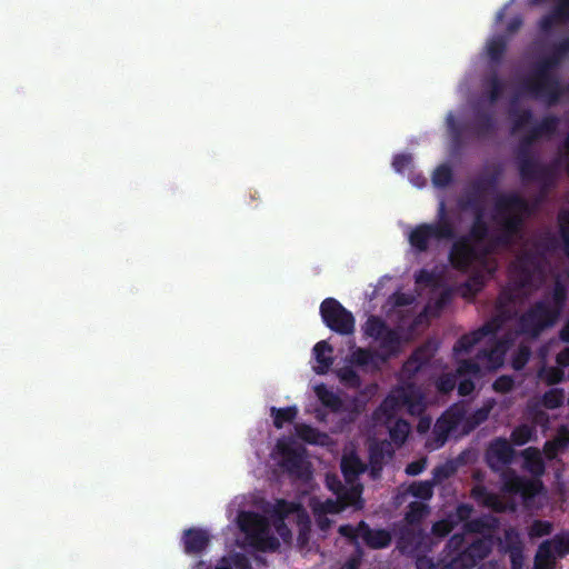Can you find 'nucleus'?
<instances>
[{
    "instance_id": "obj_1",
    "label": "nucleus",
    "mask_w": 569,
    "mask_h": 569,
    "mask_svg": "<svg viewBox=\"0 0 569 569\" xmlns=\"http://www.w3.org/2000/svg\"><path fill=\"white\" fill-rule=\"evenodd\" d=\"M487 188L488 183L481 182L469 191L465 207L475 209V223L470 236L455 243L450 252L455 268L472 269V276L460 289L465 298H472L482 289L497 266L489 254L516 243L523 221L532 211L527 200L516 192L498 194L488 207Z\"/></svg>"
},
{
    "instance_id": "obj_2",
    "label": "nucleus",
    "mask_w": 569,
    "mask_h": 569,
    "mask_svg": "<svg viewBox=\"0 0 569 569\" xmlns=\"http://www.w3.org/2000/svg\"><path fill=\"white\" fill-rule=\"evenodd\" d=\"M545 280L542 258L527 251L517 258L509 272V284L502 290L497 300L496 317L478 330L465 335L453 348L456 355L468 353L483 337L497 333L511 319L516 306L523 301Z\"/></svg>"
},
{
    "instance_id": "obj_3",
    "label": "nucleus",
    "mask_w": 569,
    "mask_h": 569,
    "mask_svg": "<svg viewBox=\"0 0 569 569\" xmlns=\"http://www.w3.org/2000/svg\"><path fill=\"white\" fill-rule=\"evenodd\" d=\"M530 119L531 114L526 110H518L516 100L512 101V108L510 110L512 132L525 131L518 151L519 170L522 180L527 182L535 181L541 187H547L552 182L557 169H565L569 174V136L558 148L552 166L550 168L541 166L529 154L527 149L539 138L550 136L556 130L558 120L556 118H546L540 124L531 126Z\"/></svg>"
},
{
    "instance_id": "obj_4",
    "label": "nucleus",
    "mask_w": 569,
    "mask_h": 569,
    "mask_svg": "<svg viewBox=\"0 0 569 569\" xmlns=\"http://www.w3.org/2000/svg\"><path fill=\"white\" fill-rule=\"evenodd\" d=\"M406 407L410 415H421L426 409V396L421 388L413 383H403L393 389L373 412L377 423L388 427L391 442L401 447L410 435L411 427L403 419L392 421L398 411Z\"/></svg>"
},
{
    "instance_id": "obj_5",
    "label": "nucleus",
    "mask_w": 569,
    "mask_h": 569,
    "mask_svg": "<svg viewBox=\"0 0 569 569\" xmlns=\"http://www.w3.org/2000/svg\"><path fill=\"white\" fill-rule=\"evenodd\" d=\"M512 333L503 340H500L489 348L481 350L476 360H461L458 363L455 373H445L437 381V389L447 393L455 389L457 380H459L458 391L461 396L470 395L475 389L473 378L479 377L485 371L498 369L503 363V357Z\"/></svg>"
},
{
    "instance_id": "obj_6",
    "label": "nucleus",
    "mask_w": 569,
    "mask_h": 569,
    "mask_svg": "<svg viewBox=\"0 0 569 569\" xmlns=\"http://www.w3.org/2000/svg\"><path fill=\"white\" fill-rule=\"evenodd\" d=\"M569 52V40L560 42L552 52L541 59L532 72L521 81L519 96L526 94L540 99L548 104L555 103L562 90L551 73L561 59Z\"/></svg>"
},
{
    "instance_id": "obj_7",
    "label": "nucleus",
    "mask_w": 569,
    "mask_h": 569,
    "mask_svg": "<svg viewBox=\"0 0 569 569\" xmlns=\"http://www.w3.org/2000/svg\"><path fill=\"white\" fill-rule=\"evenodd\" d=\"M341 469L350 488L347 489L342 486L336 476L327 475V486L336 495V499H327L322 503V512H340L347 506H352L356 509L363 507L361 499L362 486L355 483V480L358 475L366 470V465L353 453H345L341 460Z\"/></svg>"
},
{
    "instance_id": "obj_8",
    "label": "nucleus",
    "mask_w": 569,
    "mask_h": 569,
    "mask_svg": "<svg viewBox=\"0 0 569 569\" xmlns=\"http://www.w3.org/2000/svg\"><path fill=\"white\" fill-rule=\"evenodd\" d=\"M515 458V449L505 438L492 440L486 451V461L493 471L501 472L503 489L510 493H521L530 498L536 496L542 488L539 480H526L518 477L516 472L508 469L507 466Z\"/></svg>"
},
{
    "instance_id": "obj_9",
    "label": "nucleus",
    "mask_w": 569,
    "mask_h": 569,
    "mask_svg": "<svg viewBox=\"0 0 569 569\" xmlns=\"http://www.w3.org/2000/svg\"><path fill=\"white\" fill-rule=\"evenodd\" d=\"M490 409L491 406L483 407L472 418H468L463 407L452 406L436 421L427 447L430 450H436L443 446L450 436L458 437L469 433L488 418Z\"/></svg>"
},
{
    "instance_id": "obj_10",
    "label": "nucleus",
    "mask_w": 569,
    "mask_h": 569,
    "mask_svg": "<svg viewBox=\"0 0 569 569\" xmlns=\"http://www.w3.org/2000/svg\"><path fill=\"white\" fill-rule=\"evenodd\" d=\"M566 300V288L562 284V276L557 274L551 298L536 303L519 320L521 332L537 337L545 329L552 327L562 309Z\"/></svg>"
},
{
    "instance_id": "obj_11",
    "label": "nucleus",
    "mask_w": 569,
    "mask_h": 569,
    "mask_svg": "<svg viewBox=\"0 0 569 569\" xmlns=\"http://www.w3.org/2000/svg\"><path fill=\"white\" fill-rule=\"evenodd\" d=\"M239 527L243 531L250 545L259 551H276L280 547L277 537L270 532V525L266 517L252 512L239 515Z\"/></svg>"
},
{
    "instance_id": "obj_12",
    "label": "nucleus",
    "mask_w": 569,
    "mask_h": 569,
    "mask_svg": "<svg viewBox=\"0 0 569 569\" xmlns=\"http://www.w3.org/2000/svg\"><path fill=\"white\" fill-rule=\"evenodd\" d=\"M277 451L281 458L280 467L293 479L307 481L311 477L310 463L306 459V448L293 437H283L277 441Z\"/></svg>"
},
{
    "instance_id": "obj_13",
    "label": "nucleus",
    "mask_w": 569,
    "mask_h": 569,
    "mask_svg": "<svg viewBox=\"0 0 569 569\" xmlns=\"http://www.w3.org/2000/svg\"><path fill=\"white\" fill-rule=\"evenodd\" d=\"M568 553L569 535H557L538 547L535 556V569H555L557 559Z\"/></svg>"
},
{
    "instance_id": "obj_14",
    "label": "nucleus",
    "mask_w": 569,
    "mask_h": 569,
    "mask_svg": "<svg viewBox=\"0 0 569 569\" xmlns=\"http://www.w3.org/2000/svg\"><path fill=\"white\" fill-rule=\"evenodd\" d=\"M322 318L328 327L336 332L341 335L353 332L355 321L352 315L335 299L322 301Z\"/></svg>"
},
{
    "instance_id": "obj_15",
    "label": "nucleus",
    "mask_w": 569,
    "mask_h": 569,
    "mask_svg": "<svg viewBox=\"0 0 569 569\" xmlns=\"http://www.w3.org/2000/svg\"><path fill=\"white\" fill-rule=\"evenodd\" d=\"M290 515H296L299 526V539L303 540L310 532V518L306 509L298 502L284 499L276 500L270 517L272 520H286Z\"/></svg>"
},
{
    "instance_id": "obj_16",
    "label": "nucleus",
    "mask_w": 569,
    "mask_h": 569,
    "mask_svg": "<svg viewBox=\"0 0 569 569\" xmlns=\"http://www.w3.org/2000/svg\"><path fill=\"white\" fill-rule=\"evenodd\" d=\"M452 236L450 226L446 222L438 223L436 226H421L413 230L410 234V242L418 250L422 251L427 249L428 241L431 238L445 239Z\"/></svg>"
},
{
    "instance_id": "obj_17",
    "label": "nucleus",
    "mask_w": 569,
    "mask_h": 569,
    "mask_svg": "<svg viewBox=\"0 0 569 569\" xmlns=\"http://www.w3.org/2000/svg\"><path fill=\"white\" fill-rule=\"evenodd\" d=\"M365 333L379 341L380 347L392 351L398 345V335L388 329L386 325L376 317H370L365 325Z\"/></svg>"
},
{
    "instance_id": "obj_18",
    "label": "nucleus",
    "mask_w": 569,
    "mask_h": 569,
    "mask_svg": "<svg viewBox=\"0 0 569 569\" xmlns=\"http://www.w3.org/2000/svg\"><path fill=\"white\" fill-rule=\"evenodd\" d=\"M181 542L187 555L199 556L207 550L210 535L202 528H189L183 531Z\"/></svg>"
},
{
    "instance_id": "obj_19",
    "label": "nucleus",
    "mask_w": 569,
    "mask_h": 569,
    "mask_svg": "<svg viewBox=\"0 0 569 569\" xmlns=\"http://www.w3.org/2000/svg\"><path fill=\"white\" fill-rule=\"evenodd\" d=\"M359 538L371 549H382L390 545L391 533L386 529H372L365 521L358 523Z\"/></svg>"
},
{
    "instance_id": "obj_20",
    "label": "nucleus",
    "mask_w": 569,
    "mask_h": 569,
    "mask_svg": "<svg viewBox=\"0 0 569 569\" xmlns=\"http://www.w3.org/2000/svg\"><path fill=\"white\" fill-rule=\"evenodd\" d=\"M472 513V507L469 505L459 506L453 513L446 519L436 522L432 526V533L438 537H445L450 533L460 522L467 521Z\"/></svg>"
},
{
    "instance_id": "obj_21",
    "label": "nucleus",
    "mask_w": 569,
    "mask_h": 569,
    "mask_svg": "<svg viewBox=\"0 0 569 569\" xmlns=\"http://www.w3.org/2000/svg\"><path fill=\"white\" fill-rule=\"evenodd\" d=\"M349 360L352 365H356L363 370L375 371L379 369L386 358L377 352H371L363 348H357L351 352Z\"/></svg>"
},
{
    "instance_id": "obj_22",
    "label": "nucleus",
    "mask_w": 569,
    "mask_h": 569,
    "mask_svg": "<svg viewBox=\"0 0 569 569\" xmlns=\"http://www.w3.org/2000/svg\"><path fill=\"white\" fill-rule=\"evenodd\" d=\"M432 351L429 346L419 348L410 359L403 365L402 378L410 379L421 367L431 358Z\"/></svg>"
},
{
    "instance_id": "obj_23",
    "label": "nucleus",
    "mask_w": 569,
    "mask_h": 569,
    "mask_svg": "<svg viewBox=\"0 0 569 569\" xmlns=\"http://www.w3.org/2000/svg\"><path fill=\"white\" fill-rule=\"evenodd\" d=\"M407 496H412L422 500H428L432 497V485L429 481L413 482L410 486L402 488L401 492L397 496L399 503H402Z\"/></svg>"
},
{
    "instance_id": "obj_24",
    "label": "nucleus",
    "mask_w": 569,
    "mask_h": 569,
    "mask_svg": "<svg viewBox=\"0 0 569 569\" xmlns=\"http://www.w3.org/2000/svg\"><path fill=\"white\" fill-rule=\"evenodd\" d=\"M526 468L536 477L543 475L545 463L539 449L529 447L522 451Z\"/></svg>"
},
{
    "instance_id": "obj_25",
    "label": "nucleus",
    "mask_w": 569,
    "mask_h": 569,
    "mask_svg": "<svg viewBox=\"0 0 569 569\" xmlns=\"http://www.w3.org/2000/svg\"><path fill=\"white\" fill-rule=\"evenodd\" d=\"M422 540V532H416L415 530H406L402 532L400 537L399 548L401 549L402 552L416 555L420 551Z\"/></svg>"
},
{
    "instance_id": "obj_26",
    "label": "nucleus",
    "mask_w": 569,
    "mask_h": 569,
    "mask_svg": "<svg viewBox=\"0 0 569 569\" xmlns=\"http://www.w3.org/2000/svg\"><path fill=\"white\" fill-rule=\"evenodd\" d=\"M270 415L273 419V426L277 429L283 428L286 423H291L298 416V409L296 406H289L284 408L271 407Z\"/></svg>"
},
{
    "instance_id": "obj_27",
    "label": "nucleus",
    "mask_w": 569,
    "mask_h": 569,
    "mask_svg": "<svg viewBox=\"0 0 569 569\" xmlns=\"http://www.w3.org/2000/svg\"><path fill=\"white\" fill-rule=\"evenodd\" d=\"M569 19V0H560L555 11L541 20V28L548 30L555 22H562Z\"/></svg>"
},
{
    "instance_id": "obj_28",
    "label": "nucleus",
    "mask_w": 569,
    "mask_h": 569,
    "mask_svg": "<svg viewBox=\"0 0 569 569\" xmlns=\"http://www.w3.org/2000/svg\"><path fill=\"white\" fill-rule=\"evenodd\" d=\"M568 445L569 431L563 429L552 441H548L545 445L543 451L549 459H553L558 452L562 451Z\"/></svg>"
},
{
    "instance_id": "obj_29",
    "label": "nucleus",
    "mask_w": 569,
    "mask_h": 569,
    "mask_svg": "<svg viewBox=\"0 0 569 569\" xmlns=\"http://www.w3.org/2000/svg\"><path fill=\"white\" fill-rule=\"evenodd\" d=\"M408 508L405 519L409 525L418 523L429 515V507L422 501H412Z\"/></svg>"
},
{
    "instance_id": "obj_30",
    "label": "nucleus",
    "mask_w": 569,
    "mask_h": 569,
    "mask_svg": "<svg viewBox=\"0 0 569 569\" xmlns=\"http://www.w3.org/2000/svg\"><path fill=\"white\" fill-rule=\"evenodd\" d=\"M295 436L298 439L311 445L320 443V431L306 423L295 425Z\"/></svg>"
},
{
    "instance_id": "obj_31",
    "label": "nucleus",
    "mask_w": 569,
    "mask_h": 569,
    "mask_svg": "<svg viewBox=\"0 0 569 569\" xmlns=\"http://www.w3.org/2000/svg\"><path fill=\"white\" fill-rule=\"evenodd\" d=\"M535 433V427L529 425H521L518 426L512 432H511V441L516 446H522L530 441L532 439V436Z\"/></svg>"
},
{
    "instance_id": "obj_32",
    "label": "nucleus",
    "mask_w": 569,
    "mask_h": 569,
    "mask_svg": "<svg viewBox=\"0 0 569 569\" xmlns=\"http://www.w3.org/2000/svg\"><path fill=\"white\" fill-rule=\"evenodd\" d=\"M472 492L476 498H482L483 503L488 507H491L493 510H505V503L500 501L497 496L487 493L483 488H476Z\"/></svg>"
},
{
    "instance_id": "obj_33",
    "label": "nucleus",
    "mask_w": 569,
    "mask_h": 569,
    "mask_svg": "<svg viewBox=\"0 0 569 569\" xmlns=\"http://www.w3.org/2000/svg\"><path fill=\"white\" fill-rule=\"evenodd\" d=\"M565 400V391L562 389H551L542 397V405L548 409L559 408Z\"/></svg>"
},
{
    "instance_id": "obj_34",
    "label": "nucleus",
    "mask_w": 569,
    "mask_h": 569,
    "mask_svg": "<svg viewBox=\"0 0 569 569\" xmlns=\"http://www.w3.org/2000/svg\"><path fill=\"white\" fill-rule=\"evenodd\" d=\"M553 525L549 521L535 520L529 527L528 535L530 538H540L552 532Z\"/></svg>"
},
{
    "instance_id": "obj_35",
    "label": "nucleus",
    "mask_w": 569,
    "mask_h": 569,
    "mask_svg": "<svg viewBox=\"0 0 569 569\" xmlns=\"http://www.w3.org/2000/svg\"><path fill=\"white\" fill-rule=\"evenodd\" d=\"M506 48V43L501 38L492 39L487 46V52L492 60H498Z\"/></svg>"
},
{
    "instance_id": "obj_36",
    "label": "nucleus",
    "mask_w": 569,
    "mask_h": 569,
    "mask_svg": "<svg viewBox=\"0 0 569 569\" xmlns=\"http://www.w3.org/2000/svg\"><path fill=\"white\" fill-rule=\"evenodd\" d=\"M530 357V349L526 346H520L517 353L512 358V367L516 370H521Z\"/></svg>"
},
{
    "instance_id": "obj_37",
    "label": "nucleus",
    "mask_w": 569,
    "mask_h": 569,
    "mask_svg": "<svg viewBox=\"0 0 569 569\" xmlns=\"http://www.w3.org/2000/svg\"><path fill=\"white\" fill-rule=\"evenodd\" d=\"M465 530L468 532H478L483 533L486 530L491 528V525L483 519H473L470 521H467L463 526Z\"/></svg>"
},
{
    "instance_id": "obj_38",
    "label": "nucleus",
    "mask_w": 569,
    "mask_h": 569,
    "mask_svg": "<svg viewBox=\"0 0 569 569\" xmlns=\"http://www.w3.org/2000/svg\"><path fill=\"white\" fill-rule=\"evenodd\" d=\"M451 178V171L446 166H440L433 173L432 181L438 187L446 186Z\"/></svg>"
},
{
    "instance_id": "obj_39",
    "label": "nucleus",
    "mask_w": 569,
    "mask_h": 569,
    "mask_svg": "<svg viewBox=\"0 0 569 569\" xmlns=\"http://www.w3.org/2000/svg\"><path fill=\"white\" fill-rule=\"evenodd\" d=\"M541 376H542V379L548 385H555V383L560 382L563 379V371L558 368H549V369H546Z\"/></svg>"
},
{
    "instance_id": "obj_40",
    "label": "nucleus",
    "mask_w": 569,
    "mask_h": 569,
    "mask_svg": "<svg viewBox=\"0 0 569 569\" xmlns=\"http://www.w3.org/2000/svg\"><path fill=\"white\" fill-rule=\"evenodd\" d=\"M338 377L341 381L346 382L349 386H358L359 385V378L356 375V372L350 368H342L338 371Z\"/></svg>"
},
{
    "instance_id": "obj_41",
    "label": "nucleus",
    "mask_w": 569,
    "mask_h": 569,
    "mask_svg": "<svg viewBox=\"0 0 569 569\" xmlns=\"http://www.w3.org/2000/svg\"><path fill=\"white\" fill-rule=\"evenodd\" d=\"M322 406L330 407L333 411H337L341 408L342 402L335 395L322 388Z\"/></svg>"
},
{
    "instance_id": "obj_42",
    "label": "nucleus",
    "mask_w": 569,
    "mask_h": 569,
    "mask_svg": "<svg viewBox=\"0 0 569 569\" xmlns=\"http://www.w3.org/2000/svg\"><path fill=\"white\" fill-rule=\"evenodd\" d=\"M513 388V380L509 376H501L493 383V389L498 392H509Z\"/></svg>"
},
{
    "instance_id": "obj_43",
    "label": "nucleus",
    "mask_w": 569,
    "mask_h": 569,
    "mask_svg": "<svg viewBox=\"0 0 569 569\" xmlns=\"http://www.w3.org/2000/svg\"><path fill=\"white\" fill-rule=\"evenodd\" d=\"M272 525L277 533L282 538L283 541H289L292 537L291 530L283 520H272Z\"/></svg>"
},
{
    "instance_id": "obj_44",
    "label": "nucleus",
    "mask_w": 569,
    "mask_h": 569,
    "mask_svg": "<svg viewBox=\"0 0 569 569\" xmlns=\"http://www.w3.org/2000/svg\"><path fill=\"white\" fill-rule=\"evenodd\" d=\"M487 89L490 91V102H493L502 91V84L496 77L488 80Z\"/></svg>"
},
{
    "instance_id": "obj_45",
    "label": "nucleus",
    "mask_w": 569,
    "mask_h": 569,
    "mask_svg": "<svg viewBox=\"0 0 569 569\" xmlns=\"http://www.w3.org/2000/svg\"><path fill=\"white\" fill-rule=\"evenodd\" d=\"M427 459L421 458L417 461H412L406 467V473L409 476H416L419 475L426 467Z\"/></svg>"
},
{
    "instance_id": "obj_46",
    "label": "nucleus",
    "mask_w": 569,
    "mask_h": 569,
    "mask_svg": "<svg viewBox=\"0 0 569 569\" xmlns=\"http://www.w3.org/2000/svg\"><path fill=\"white\" fill-rule=\"evenodd\" d=\"M396 307L409 306L413 302L415 298L406 293H395L391 298Z\"/></svg>"
},
{
    "instance_id": "obj_47",
    "label": "nucleus",
    "mask_w": 569,
    "mask_h": 569,
    "mask_svg": "<svg viewBox=\"0 0 569 569\" xmlns=\"http://www.w3.org/2000/svg\"><path fill=\"white\" fill-rule=\"evenodd\" d=\"M463 543V536L462 535H453L449 542H448V548L450 550H452L455 553L452 555V557L457 556L458 553H460L461 551H459V549L461 548Z\"/></svg>"
},
{
    "instance_id": "obj_48",
    "label": "nucleus",
    "mask_w": 569,
    "mask_h": 569,
    "mask_svg": "<svg viewBox=\"0 0 569 569\" xmlns=\"http://www.w3.org/2000/svg\"><path fill=\"white\" fill-rule=\"evenodd\" d=\"M339 533L343 537L350 538L351 540H356L359 538L358 536V526L352 527L350 525H345L339 527Z\"/></svg>"
},
{
    "instance_id": "obj_49",
    "label": "nucleus",
    "mask_w": 569,
    "mask_h": 569,
    "mask_svg": "<svg viewBox=\"0 0 569 569\" xmlns=\"http://www.w3.org/2000/svg\"><path fill=\"white\" fill-rule=\"evenodd\" d=\"M312 369L317 375H320V341L312 348Z\"/></svg>"
},
{
    "instance_id": "obj_50",
    "label": "nucleus",
    "mask_w": 569,
    "mask_h": 569,
    "mask_svg": "<svg viewBox=\"0 0 569 569\" xmlns=\"http://www.w3.org/2000/svg\"><path fill=\"white\" fill-rule=\"evenodd\" d=\"M233 565L237 569H252L250 561L243 555H236L233 558Z\"/></svg>"
},
{
    "instance_id": "obj_51",
    "label": "nucleus",
    "mask_w": 569,
    "mask_h": 569,
    "mask_svg": "<svg viewBox=\"0 0 569 569\" xmlns=\"http://www.w3.org/2000/svg\"><path fill=\"white\" fill-rule=\"evenodd\" d=\"M310 508L313 513L315 522L320 525V498L312 497L310 500Z\"/></svg>"
},
{
    "instance_id": "obj_52",
    "label": "nucleus",
    "mask_w": 569,
    "mask_h": 569,
    "mask_svg": "<svg viewBox=\"0 0 569 569\" xmlns=\"http://www.w3.org/2000/svg\"><path fill=\"white\" fill-rule=\"evenodd\" d=\"M410 161V156H398L393 161V166L397 171H401Z\"/></svg>"
},
{
    "instance_id": "obj_53",
    "label": "nucleus",
    "mask_w": 569,
    "mask_h": 569,
    "mask_svg": "<svg viewBox=\"0 0 569 569\" xmlns=\"http://www.w3.org/2000/svg\"><path fill=\"white\" fill-rule=\"evenodd\" d=\"M321 348H322V370H323L325 368H328L330 365H332V360L325 357V353L331 352L332 348L326 341H322Z\"/></svg>"
},
{
    "instance_id": "obj_54",
    "label": "nucleus",
    "mask_w": 569,
    "mask_h": 569,
    "mask_svg": "<svg viewBox=\"0 0 569 569\" xmlns=\"http://www.w3.org/2000/svg\"><path fill=\"white\" fill-rule=\"evenodd\" d=\"M431 425V418L429 417H421L418 425H417V431L419 433H425L429 430Z\"/></svg>"
},
{
    "instance_id": "obj_55",
    "label": "nucleus",
    "mask_w": 569,
    "mask_h": 569,
    "mask_svg": "<svg viewBox=\"0 0 569 569\" xmlns=\"http://www.w3.org/2000/svg\"><path fill=\"white\" fill-rule=\"evenodd\" d=\"M416 281L419 284H421V283L429 284V283L433 282V277L431 273H429L427 271H420V273L416 278Z\"/></svg>"
},
{
    "instance_id": "obj_56",
    "label": "nucleus",
    "mask_w": 569,
    "mask_h": 569,
    "mask_svg": "<svg viewBox=\"0 0 569 569\" xmlns=\"http://www.w3.org/2000/svg\"><path fill=\"white\" fill-rule=\"evenodd\" d=\"M557 363L562 367L569 366V348H566L557 355Z\"/></svg>"
},
{
    "instance_id": "obj_57",
    "label": "nucleus",
    "mask_w": 569,
    "mask_h": 569,
    "mask_svg": "<svg viewBox=\"0 0 569 569\" xmlns=\"http://www.w3.org/2000/svg\"><path fill=\"white\" fill-rule=\"evenodd\" d=\"M447 122H448V127H449L453 138L457 139L458 136H459V132H458V129L455 126L453 118H452L451 114L448 117Z\"/></svg>"
},
{
    "instance_id": "obj_58",
    "label": "nucleus",
    "mask_w": 569,
    "mask_h": 569,
    "mask_svg": "<svg viewBox=\"0 0 569 569\" xmlns=\"http://www.w3.org/2000/svg\"><path fill=\"white\" fill-rule=\"evenodd\" d=\"M311 389L313 390L316 398L320 400V382H311Z\"/></svg>"
},
{
    "instance_id": "obj_59",
    "label": "nucleus",
    "mask_w": 569,
    "mask_h": 569,
    "mask_svg": "<svg viewBox=\"0 0 569 569\" xmlns=\"http://www.w3.org/2000/svg\"><path fill=\"white\" fill-rule=\"evenodd\" d=\"M521 24V21L519 19H516L513 20L510 24H509V30L511 32L516 31Z\"/></svg>"
},
{
    "instance_id": "obj_60",
    "label": "nucleus",
    "mask_w": 569,
    "mask_h": 569,
    "mask_svg": "<svg viewBox=\"0 0 569 569\" xmlns=\"http://www.w3.org/2000/svg\"><path fill=\"white\" fill-rule=\"evenodd\" d=\"M561 337L563 340L566 341H569V323L567 325V327L562 330L561 332Z\"/></svg>"
},
{
    "instance_id": "obj_61",
    "label": "nucleus",
    "mask_w": 569,
    "mask_h": 569,
    "mask_svg": "<svg viewBox=\"0 0 569 569\" xmlns=\"http://www.w3.org/2000/svg\"><path fill=\"white\" fill-rule=\"evenodd\" d=\"M313 411H315V416H316V418H317V419H320V408L316 406V407H315V409H313Z\"/></svg>"
},
{
    "instance_id": "obj_62",
    "label": "nucleus",
    "mask_w": 569,
    "mask_h": 569,
    "mask_svg": "<svg viewBox=\"0 0 569 569\" xmlns=\"http://www.w3.org/2000/svg\"><path fill=\"white\" fill-rule=\"evenodd\" d=\"M329 526V522L325 519H322V523H321V527H322V530Z\"/></svg>"
}]
</instances>
